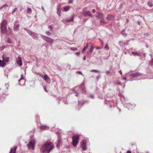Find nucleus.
Returning <instances> with one entry per match:
<instances>
[{
  "label": "nucleus",
  "instance_id": "58",
  "mask_svg": "<svg viewBox=\"0 0 153 153\" xmlns=\"http://www.w3.org/2000/svg\"><path fill=\"white\" fill-rule=\"evenodd\" d=\"M95 48L97 49V50H98V49H100V47H95Z\"/></svg>",
  "mask_w": 153,
  "mask_h": 153
},
{
  "label": "nucleus",
  "instance_id": "62",
  "mask_svg": "<svg viewBox=\"0 0 153 153\" xmlns=\"http://www.w3.org/2000/svg\"><path fill=\"white\" fill-rule=\"evenodd\" d=\"M96 12V10L95 9H93L92 10V12L93 13H95Z\"/></svg>",
  "mask_w": 153,
  "mask_h": 153
},
{
  "label": "nucleus",
  "instance_id": "16",
  "mask_svg": "<svg viewBox=\"0 0 153 153\" xmlns=\"http://www.w3.org/2000/svg\"><path fill=\"white\" fill-rule=\"evenodd\" d=\"M118 95L120 97V100L122 101L123 104L125 103L126 102V101L124 102V100H125V97L124 96L120 93H119Z\"/></svg>",
  "mask_w": 153,
  "mask_h": 153
},
{
  "label": "nucleus",
  "instance_id": "57",
  "mask_svg": "<svg viewBox=\"0 0 153 153\" xmlns=\"http://www.w3.org/2000/svg\"><path fill=\"white\" fill-rule=\"evenodd\" d=\"M80 52H76V55H78V56H79V55H80Z\"/></svg>",
  "mask_w": 153,
  "mask_h": 153
},
{
  "label": "nucleus",
  "instance_id": "34",
  "mask_svg": "<svg viewBox=\"0 0 153 153\" xmlns=\"http://www.w3.org/2000/svg\"><path fill=\"white\" fill-rule=\"evenodd\" d=\"M98 16L99 18L102 19L103 18V15L100 13H98Z\"/></svg>",
  "mask_w": 153,
  "mask_h": 153
},
{
  "label": "nucleus",
  "instance_id": "46",
  "mask_svg": "<svg viewBox=\"0 0 153 153\" xmlns=\"http://www.w3.org/2000/svg\"><path fill=\"white\" fill-rule=\"evenodd\" d=\"M27 12L28 13H31V8H29L27 9Z\"/></svg>",
  "mask_w": 153,
  "mask_h": 153
},
{
  "label": "nucleus",
  "instance_id": "48",
  "mask_svg": "<svg viewBox=\"0 0 153 153\" xmlns=\"http://www.w3.org/2000/svg\"><path fill=\"white\" fill-rule=\"evenodd\" d=\"M43 88H44V90H45V91H46L47 92H48V91L47 90V88L46 87L44 86Z\"/></svg>",
  "mask_w": 153,
  "mask_h": 153
},
{
  "label": "nucleus",
  "instance_id": "5",
  "mask_svg": "<svg viewBox=\"0 0 153 153\" xmlns=\"http://www.w3.org/2000/svg\"><path fill=\"white\" fill-rule=\"evenodd\" d=\"M41 36L42 38L48 43H51L54 41V40L53 39L43 35H41Z\"/></svg>",
  "mask_w": 153,
  "mask_h": 153
},
{
  "label": "nucleus",
  "instance_id": "29",
  "mask_svg": "<svg viewBox=\"0 0 153 153\" xmlns=\"http://www.w3.org/2000/svg\"><path fill=\"white\" fill-rule=\"evenodd\" d=\"M5 65L6 64L3 61H1L0 59V66L4 67Z\"/></svg>",
  "mask_w": 153,
  "mask_h": 153
},
{
  "label": "nucleus",
  "instance_id": "61",
  "mask_svg": "<svg viewBox=\"0 0 153 153\" xmlns=\"http://www.w3.org/2000/svg\"><path fill=\"white\" fill-rule=\"evenodd\" d=\"M110 72V70H109V71H106V74H108Z\"/></svg>",
  "mask_w": 153,
  "mask_h": 153
},
{
  "label": "nucleus",
  "instance_id": "8",
  "mask_svg": "<svg viewBox=\"0 0 153 153\" xmlns=\"http://www.w3.org/2000/svg\"><path fill=\"white\" fill-rule=\"evenodd\" d=\"M80 143L81 146L82 148V150L83 151L86 150V140H82L81 142Z\"/></svg>",
  "mask_w": 153,
  "mask_h": 153
},
{
  "label": "nucleus",
  "instance_id": "19",
  "mask_svg": "<svg viewBox=\"0 0 153 153\" xmlns=\"http://www.w3.org/2000/svg\"><path fill=\"white\" fill-rule=\"evenodd\" d=\"M17 146H15L11 148L9 153H16V150Z\"/></svg>",
  "mask_w": 153,
  "mask_h": 153
},
{
  "label": "nucleus",
  "instance_id": "53",
  "mask_svg": "<svg viewBox=\"0 0 153 153\" xmlns=\"http://www.w3.org/2000/svg\"><path fill=\"white\" fill-rule=\"evenodd\" d=\"M104 48L107 49L108 50L109 49V47L108 46V45H107V44L105 46V47Z\"/></svg>",
  "mask_w": 153,
  "mask_h": 153
},
{
  "label": "nucleus",
  "instance_id": "42",
  "mask_svg": "<svg viewBox=\"0 0 153 153\" xmlns=\"http://www.w3.org/2000/svg\"><path fill=\"white\" fill-rule=\"evenodd\" d=\"M63 102L65 104H67L68 103V102H67L66 99H64V100H63Z\"/></svg>",
  "mask_w": 153,
  "mask_h": 153
},
{
  "label": "nucleus",
  "instance_id": "2",
  "mask_svg": "<svg viewBox=\"0 0 153 153\" xmlns=\"http://www.w3.org/2000/svg\"><path fill=\"white\" fill-rule=\"evenodd\" d=\"M72 90L76 94L75 96L76 97H77L79 94L81 92L83 94L85 92L83 84H81L79 86H77L74 87Z\"/></svg>",
  "mask_w": 153,
  "mask_h": 153
},
{
  "label": "nucleus",
  "instance_id": "10",
  "mask_svg": "<svg viewBox=\"0 0 153 153\" xmlns=\"http://www.w3.org/2000/svg\"><path fill=\"white\" fill-rule=\"evenodd\" d=\"M90 50L87 51L86 53L88 55H91V53L93 52L94 49V46L93 45H91L90 46Z\"/></svg>",
  "mask_w": 153,
  "mask_h": 153
},
{
  "label": "nucleus",
  "instance_id": "6",
  "mask_svg": "<svg viewBox=\"0 0 153 153\" xmlns=\"http://www.w3.org/2000/svg\"><path fill=\"white\" fill-rule=\"evenodd\" d=\"M35 143L34 140H32L27 145V146L29 149L34 150V143Z\"/></svg>",
  "mask_w": 153,
  "mask_h": 153
},
{
  "label": "nucleus",
  "instance_id": "14",
  "mask_svg": "<svg viewBox=\"0 0 153 153\" xmlns=\"http://www.w3.org/2000/svg\"><path fill=\"white\" fill-rule=\"evenodd\" d=\"M56 133L57 134H58L57 135H58V139L57 140V143L56 145V147H58L60 145V143L61 142V138L60 135H59V132H57Z\"/></svg>",
  "mask_w": 153,
  "mask_h": 153
},
{
  "label": "nucleus",
  "instance_id": "63",
  "mask_svg": "<svg viewBox=\"0 0 153 153\" xmlns=\"http://www.w3.org/2000/svg\"><path fill=\"white\" fill-rule=\"evenodd\" d=\"M126 153H131V152L130 150H128V151H127V152Z\"/></svg>",
  "mask_w": 153,
  "mask_h": 153
},
{
  "label": "nucleus",
  "instance_id": "9",
  "mask_svg": "<svg viewBox=\"0 0 153 153\" xmlns=\"http://www.w3.org/2000/svg\"><path fill=\"white\" fill-rule=\"evenodd\" d=\"M45 82L48 84H50L51 83L50 79L47 74H45L43 78Z\"/></svg>",
  "mask_w": 153,
  "mask_h": 153
},
{
  "label": "nucleus",
  "instance_id": "55",
  "mask_svg": "<svg viewBox=\"0 0 153 153\" xmlns=\"http://www.w3.org/2000/svg\"><path fill=\"white\" fill-rule=\"evenodd\" d=\"M116 84L117 85H121V83L120 82H117L116 83Z\"/></svg>",
  "mask_w": 153,
  "mask_h": 153
},
{
  "label": "nucleus",
  "instance_id": "20",
  "mask_svg": "<svg viewBox=\"0 0 153 153\" xmlns=\"http://www.w3.org/2000/svg\"><path fill=\"white\" fill-rule=\"evenodd\" d=\"M91 45H92V44H91L90 42L88 43L87 44L86 46H85L84 47L83 49L82 50V52H85L86 49H87L88 47L89 46H89Z\"/></svg>",
  "mask_w": 153,
  "mask_h": 153
},
{
  "label": "nucleus",
  "instance_id": "25",
  "mask_svg": "<svg viewBox=\"0 0 153 153\" xmlns=\"http://www.w3.org/2000/svg\"><path fill=\"white\" fill-rule=\"evenodd\" d=\"M119 45H120L121 46H122L124 45H127V42H125L123 41H120L119 42Z\"/></svg>",
  "mask_w": 153,
  "mask_h": 153
},
{
  "label": "nucleus",
  "instance_id": "3",
  "mask_svg": "<svg viewBox=\"0 0 153 153\" xmlns=\"http://www.w3.org/2000/svg\"><path fill=\"white\" fill-rule=\"evenodd\" d=\"M142 75V74H140L138 72L135 73L130 74L129 76L130 79L128 80V81H132L134 80H136V79H134V78L135 77H137L139 76H140Z\"/></svg>",
  "mask_w": 153,
  "mask_h": 153
},
{
  "label": "nucleus",
  "instance_id": "38",
  "mask_svg": "<svg viewBox=\"0 0 153 153\" xmlns=\"http://www.w3.org/2000/svg\"><path fill=\"white\" fill-rule=\"evenodd\" d=\"M8 30H9V33H8V32H7V35H9L11 33V28L10 27H8Z\"/></svg>",
  "mask_w": 153,
  "mask_h": 153
},
{
  "label": "nucleus",
  "instance_id": "31",
  "mask_svg": "<svg viewBox=\"0 0 153 153\" xmlns=\"http://www.w3.org/2000/svg\"><path fill=\"white\" fill-rule=\"evenodd\" d=\"M125 30L123 29L121 32V33L125 36H126L127 35V34L126 33H125Z\"/></svg>",
  "mask_w": 153,
  "mask_h": 153
},
{
  "label": "nucleus",
  "instance_id": "12",
  "mask_svg": "<svg viewBox=\"0 0 153 153\" xmlns=\"http://www.w3.org/2000/svg\"><path fill=\"white\" fill-rule=\"evenodd\" d=\"M18 22V21H16L15 22L14 26L13 27V30L15 31H17L19 30L20 25L19 24L16 25V23Z\"/></svg>",
  "mask_w": 153,
  "mask_h": 153
},
{
  "label": "nucleus",
  "instance_id": "43",
  "mask_svg": "<svg viewBox=\"0 0 153 153\" xmlns=\"http://www.w3.org/2000/svg\"><path fill=\"white\" fill-rule=\"evenodd\" d=\"M7 42L8 43H11L12 42V41L10 39H8L7 40Z\"/></svg>",
  "mask_w": 153,
  "mask_h": 153
},
{
  "label": "nucleus",
  "instance_id": "22",
  "mask_svg": "<svg viewBox=\"0 0 153 153\" xmlns=\"http://www.w3.org/2000/svg\"><path fill=\"white\" fill-rule=\"evenodd\" d=\"M7 22L6 19H4L1 22V26L6 27Z\"/></svg>",
  "mask_w": 153,
  "mask_h": 153
},
{
  "label": "nucleus",
  "instance_id": "35",
  "mask_svg": "<svg viewBox=\"0 0 153 153\" xmlns=\"http://www.w3.org/2000/svg\"><path fill=\"white\" fill-rule=\"evenodd\" d=\"M69 10V7H65L64 9V11L67 12Z\"/></svg>",
  "mask_w": 153,
  "mask_h": 153
},
{
  "label": "nucleus",
  "instance_id": "45",
  "mask_svg": "<svg viewBox=\"0 0 153 153\" xmlns=\"http://www.w3.org/2000/svg\"><path fill=\"white\" fill-rule=\"evenodd\" d=\"M9 86V84L8 83H6L5 84V86L7 88V90L8 89Z\"/></svg>",
  "mask_w": 153,
  "mask_h": 153
},
{
  "label": "nucleus",
  "instance_id": "18",
  "mask_svg": "<svg viewBox=\"0 0 153 153\" xmlns=\"http://www.w3.org/2000/svg\"><path fill=\"white\" fill-rule=\"evenodd\" d=\"M21 80H22L23 81V83H20V85H23L25 84V79H24V77L23 76V74L21 75V77L20 79L19 80V81H21Z\"/></svg>",
  "mask_w": 153,
  "mask_h": 153
},
{
  "label": "nucleus",
  "instance_id": "37",
  "mask_svg": "<svg viewBox=\"0 0 153 153\" xmlns=\"http://www.w3.org/2000/svg\"><path fill=\"white\" fill-rule=\"evenodd\" d=\"M99 71L98 70H94V69H92L91 70H90V72H99Z\"/></svg>",
  "mask_w": 153,
  "mask_h": 153
},
{
  "label": "nucleus",
  "instance_id": "26",
  "mask_svg": "<svg viewBox=\"0 0 153 153\" xmlns=\"http://www.w3.org/2000/svg\"><path fill=\"white\" fill-rule=\"evenodd\" d=\"M132 54L133 55H134V56H141V55L137 52H132Z\"/></svg>",
  "mask_w": 153,
  "mask_h": 153
},
{
  "label": "nucleus",
  "instance_id": "56",
  "mask_svg": "<svg viewBox=\"0 0 153 153\" xmlns=\"http://www.w3.org/2000/svg\"><path fill=\"white\" fill-rule=\"evenodd\" d=\"M100 77V75H99L97 77V80H98V79H99Z\"/></svg>",
  "mask_w": 153,
  "mask_h": 153
},
{
  "label": "nucleus",
  "instance_id": "54",
  "mask_svg": "<svg viewBox=\"0 0 153 153\" xmlns=\"http://www.w3.org/2000/svg\"><path fill=\"white\" fill-rule=\"evenodd\" d=\"M89 97H90V98H91L92 99H93L94 98V96L93 95H90L89 96Z\"/></svg>",
  "mask_w": 153,
  "mask_h": 153
},
{
  "label": "nucleus",
  "instance_id": "13",
  "mask_svg": "<svg viewBox=\"0 0 153 153\" xmlns=\"http://www.w3.org/2000/svg\"><path fill=\"white\" fill-rule=\"evenodd\" d=\"M83 14L84 16L85 17L87 16L92 17V16L90 12L88 11H84L83 12Z\"/></svg>",
  "mask_w": 153,
  "mask_h": 153
},
{
  "label": "nucleus",
  "instance_id": "36",
  "mask_svg": "<svg viewBox=\"0 0 153 153\" xmlns=\"http://www.w3.org/2000/svg\"><path fill=\"white\" fill-rule=\"evenodd\" d=\"M148 5L150 7H152L153 6L152 4L150 1H149L147 3Z\"/></svg>",
  "mask_w": 153,
  "mask_h": 153
},
{
  "label": "nucleus",
  "instance_id": "32",
  "mask_svg": "<svg viewBox=\"0 0 153 153\" xmlns=\"http://www.w3.org/2000/svg\"><path fill=\"white\" fill-rule=\"evenodd\" d=\"M3 96H1V97H0L1 99L0 100V102H2V100L5 99V96L6 95L5 94H3Z\"/></svg>",
  "mask_w": 153,
  "mask_h": 153
},
{
  "label": "nucleus",
  "instance_id": "60",
  "mask_svg": "<svg viewBox=\"0 0 153 153\" xmlns=\"http://www.w3.org/2000/svg\"><path fill=\"white\" fill-rule=\"evenodd\" d=\"M86 56H84L83 58V60L84 61L85 60H86Z\"/></svg>",
  "mask_w": 153,
  "mask_h": 153
},
{
  "label": "nucleus",
  "instance_id": "44",
  "mask_svg": "<svg viewBox=\"0 0 153 153\" xmlns=\"http://www.w3.org/2000/svg\"><path fill=\"white\" fill-rule=\"evenodd\" d=\"M46 33L47 35L48 36H50L51 34V33L48 31H47Z\"/></svg>",
  "mask_w": 153,
  "mask_h": 153
},
{
  "label": "nucleus",
  "instance_id": "11",
  "mask_svg": "<svg viewBox=\"0 0 153 153\" xmlns=\"http://www.w3.org/2000/svg\"><path fill=\"white\" fill-rule=\"evenodd\" d=\"M16 62L17 64L20 66H21L22 64V59L20 56H19L18 58H16Z\"/></svg>",
  "mask_w": 153,
  "mask_h": 153
},
{
  "label": "nucleus",
  "instance_id": "41",
  "mask_svg": "<svg viewBox=\"0 0 153 153\" xmlns=\"http://www.w3.org/2000/svg\"><path fill=\"white\" fill-rule=\"evenodd\" d=\"M7 4H5L3 5V6H1V7H0V9H2V8H3L4 7H7Z\"/></svg>",
  "mask_w": 153,
  "mask_h": 153
},
{
  "label": "nucleus",
  "instance_id": "47",
  "mask_svg": "<svg viewBox=\"0 0 153 153\" xmlns=\"http://www.w3.org/2000/svg\"><path fill=\"white\" fill-rule=\"evenodd\" d=\"M17 10V8L15 7V8L13 10L12 12V13H14L15 11H16Z\"/></svg>",
  "mask_w": 153,
  "mask_h": 153
},
{
  "label": "nucleus",
  "instance_id": "51",
  "mask_svg": "<svg viewBox=\"0 0 153 153\" xmlns=\"http://www.w3.org/2000/svg\"><path fill=\"white\" fill-rule=\"evenodd\" d=\"M5 48V46H2L1 47H0V50H2L4 49Z\"/></svg>",
  "mask_w": 153,
  "mask_h": 153
},
{
  "label": "nucleus",
  "instance_id": "23",
  "mask_svg": "<svg viewBox=\"0 0 153 153\" xmlns=\"http://www.w3.org/2000/svg\"><path fill=\"white\" fill-rule=\"evenodd\" d=\"M40 128L42 130H45L47 129L48 127L45 125H42L39 126Z\"/></svg>",
  "mask_w": 153,
  "mask_h": 153
},
{
  "label": "nucleus",
  "instance_id": "50",
  "mask_svg": "<svg viewBox=\"0 0 153 153\" xmlns=\"http://www.w3.org/2000/svg\"><path fill=\"white\" fill-rule=\"evenodd\" d=\"M67 67L68 68H69V69H70V68H71V65L69 64H67Z\"/></svg>",
  "mask_w": 153,
  "mask_h": 153
},
{
  "label": "nucleus",
  "instance_id": "27",
  "mask_svg": "<svg viewBox=\"0 0 153 153\" xmlns=\"http://www.w3.org/2000/svg\"><path fill=\"white\" fill-rule=\"evenodd\" d=\"M24 30H26L27 32L29 34V35L31 36V35L33 33L32 32V31L30 30H29L27 29L26 28H25Z\"/></svg>",
  "mask_w": 153,
  "mask_h": 153
},
{
  "label": "nucleus",
  "instance_id": "39",
  "mask_svg": "<svg viewBox=\"0 0 153 153\" xmlns=\"http://www.w3.org/2000/svg\"><path fill=\"white\" fill-rule=\"evenodd\" d=\"M70 49L72 51H76L77 50V48H74V47L71 48Z\"/></svg>",
  "mask_w": 153,
  "mask_h": 153
},
{
  "label": "nucleus",
  "instance_id": "40",
  "mask_svg": "<svg viewBox=\"0 0 153 153\" xmlns=\"http://www.w3.org/2000/svg\"><path fill=\"white\" fill-rule=\"evenodd\" d=\"M76 73L77 74H79L83 76H84L82 74V72L81 71H77Z\"/></svg>",
  "mask_w": 153,
  "mask_h": 153
},
{
  "label": "nucleus",
  "instance_id": "59",
  "mask_svg": "<svg viewBox=\"0 0 153 153\" xmlns=\"http://www.w3.org/2000/svg\"><path fill=\"white\" fill-rule=\"evenodd\" d=\"M144 35H145L146 36H148V35H149L148 33H144Z\"/></svg>",
  "mask_w": 153,
  "mask_h": 153
},
{
  "label": "nucleus",
  "instance_id": "17",
  "mask_svg": "<svg viewBox=\"0 0 153 153\" xmlns=\"http://www.w3.org/2000/svg\"><path fill=\"white\" fill-rule=\"evenodd\" d=\"M1 33L3 34H5L7 31L6 27L1 26Z\"/></svg>",
  "mask_w": 153,
  "mask_h": 153
},
{
  "label": "nucleus",
  "instance_id": "28",
  "mask_svg": "<svg viewBox=\"0 0 153 153\" xmlns=\"http://www.w3.org/2000/svg\"><path fill=\"white\" fill-rule=\"evenodd\" d=\"M85 103V102L84 100L79 101V105H82Z\"/></svg>",
  "mask_w": 153,
  "mask_h": 153
},
{
  "label": "nucleus",
  "instance_id": "49",
  "mask_svg": "<svg viewBox=\"0 0 153 153\" xmlns=\"http://www.w3.org/2000/svg\"><path fill=\"white\" fill-rule=\"evenodd\" d=\"M48 28H49L51 30H52L53 28V27L51 25L49 26H48Z\"/></svg>",
  "mask_w": 153,
  "mask_h": 153
},
{
  "label": "nucleus",
  "instance_id": "52",
  "mask_svg": "<svg viewBox=\"0 0 153 153\" xmlns=\"http://www.w3.org/2000/svg\"><path fill=\"white\" fill-rule=\"evenodd\" d=\"M73 2V0H69L68 1V3L69 4H71Z\"/></svg>",
  "mask_w": 153,
  "mask_h": 153
},
{
  "label": "nucleus",
  "instance_id": "33",
  "mask_svg": "<svg viewBox=\"0 0 153 153\" xmlns=\"http://www.w3.org/2000/svg\"><path fill=\"white\" fill-rule=\"evenodd\" d=\"M60 12H61V10H60V9H59V7H57V14L59 16H60Z\"/></svg>",
  "mask_w": 153,
  "mask_h": 153
},
{
  "label": "nucleus",
  "instance_id": "64",
  "mask_svg": "<svg viewBox=\"0 0 153 153\" xmlns=\"http://www.w3.org/2000/svg\"><path fill=\"white\" fill-rule=\"evenodd\" d=\"M123 80H126V77H124L123 78Z\"/></svg>",
  "mask_w": 153,
  "mask_h": 153
},
{
  "label": "nucleus",
  "instance_id": "1",
  "mask_svg": "<svg viewBox=\"0 0 153 153\" xmlns=\"http://www.w3.org/2000/svg\"><path fill=\"white\" fill-rule=\"evenodd\" d=\"M53 144L52 143L50 142H46L40 148L41 152V153H49L53 149Z\"/></svg>",
  "mask_w": 153,
  "mask_h": 153
},
{
  "label": "nucleus",
  "instance_id": "21",
  "mask_svg": "<svg viewBox=\"0 0 153 153\" xmlns=\"http://www.w3.org/2000/svg\"><path fill=\"white\" fill-rule=\"evenodd\" d=\"M38 35L37 34L33 33L31 35V36L34 39L37 40L38 39Z\"/></svg>",
  "mask_w": 153,
  "mask_h": 153
},
{
  "label": "nucleus",
  "instance_id": "30",
  "mask_svg": "<svg viewBox=\"0 0 153 153\" xmlns=\"http://www.w3.org/2000/svg\"><path fill=\"white\" fill-rule=\"evenodd\" d=\"M74 20V18L73 17H72L71 19H68L66 20V22H73Z\"/></svg>",
  "mask_w": 153,
  "mask_h": 153
},
{
  "label": "nucleus",
  "instance_id": "24",
  "mask_svg": "<svg viewBox=\"0 0 153 153\" xmlns=\"http://www.w3.org/2000/svg\"><path fill=\"white\" fill-rule=\"evenodd\" d=\"M114 16L112 15H108L107 17V19L108 20H112L113 19Z\"/></svg>",
  "mask_w": 153,
  "mask_h": 153
},
{
  "label": "nucleus",
  "instance_id": "7",
  "mask_svg": "<svg viewBox=\"0 0 153 153\" xmlns=\"http://www.w3.org/2000/svg\"><path fill=\"white\" fill-rule=\"evenodd\" d=\"M123 105L124 107L128 108V109H132L135 106V105L134 103H127L126 102L123 104Z\"/></svg>",
  "mask_w": 153,
  "mask_h": 153
},
{
  "label": "nucleus",
  "instance_id": "15",
  "mask_svg": "<svg viewBox=\"0 0 153 153\" xmlns=\"http://www.w3.org/2000/svg\"><path fill=\"white\" fill-rule=\"evenodd\" d=\"M9 60V57H7L5 55H4L2 56V61L4 62H7Z\"/></svg>",
  "mask_w": 153,
  "mask_h": 153
},
{
  "label": "nucleus",
  "instance_id": "4",
  "mask_svg": "<svg viewBox=\"0 0 153 153\" xmlns=\"http://www.w3.org/2000/svg\"><path fill=\"white\" fill-rule=\"evenodd\" d=\"M72 144L74 146H75L78 142L79 137L78 136L72 137Z\"/></svg>",
  "mask_w": 153,
  "mask_h": 153
}]
</instances>
